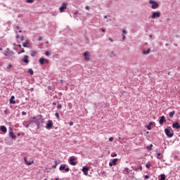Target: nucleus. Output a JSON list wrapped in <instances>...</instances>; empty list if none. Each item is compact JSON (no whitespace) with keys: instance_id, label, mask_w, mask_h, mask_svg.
I'll return each instance as SVG.
<instances>
[{"instance_id":"1","label":"nucleus","mask_w":180,"mask_h":180,"mask_svg":"<svg viewBox=\"0 0 180 180\" xmlns=\"http://www.w3.org/2000/svg\"><path fill=\"white\" fill-rule=\"evenodd\" d=\"M44 120H43V116L39 115L32 117V120L30 121V123H35L37 128L39 129H41V123L44 122Z\"/></svg>"},{"instance_id":"2","label":"nucleus","mask_w":180,"mask_h":180,"mask_svg":"<svg viewBox=\"0 0 180 180\" xmlns=\"http://www.w3.org/2000/svg\"><path fill=\"white\" fill-rule=\"evenodd\" d=\"M172 131V128L171 127H169L165 129V133L169 139H171L172 137H174V131Z\"/></svg>"},{"instance_id":"3","label":"nucleus","mask_w":180,"mask_h":180,"mask_svg":"<svg viewBox=\"0 0 180 180\" xmlns=\"http://www.w3.org/2000/svg\"><path fill=\"white\" fill-rule=\"evenodd\" d=\"M59 171H65V172H70V167H67V165L65 164H62L59 167Z\"/></svg>"},{"instance_id":"4","label":"nucleus","mask_w":180,"mask_h":180,"mask_svg":"<svg viewBox=\"0 0 180 180\" xmlns=\"http://www.w3.org/2000/svg\"><path fill=\"white\" fill-rule=\"evenodd\" d=\"M149 4L152 5V9H157V8L158 7V3H157V1H155L150 0Z\"/></svg>"},{"instance_id":"5","label":"nucleus","mask_w":180,"mask_h":180,"mask_svg":"<svg viewBox=\"0 0 180 180\" xmlns=\"http://www.w3.org/2000/svg\"><path fill=\"white\" fill-rule=\"evenodd\" d=\"M53 121L49 120L46 123V129H47V130H51V129H53Z\"/></svg>"},{"instance_id":"6","label":"nucleus","mask_w":180,"mask_h":180,"mask_svg":"<svg viewBox=\"0 0 180 180\" xmlns=\"http://www.w3.org/2000/svg\"><path fill=\"white\" fill-rule=\"evenodd\" d=\"M69 164L70 165H77V160L74 156H72L69 158Z\"/></svg>"},{"instance_id":"7","label":"nucleus","mask_w":180,"mask_h":180,"mask_svg":"<svg viewBox=\"0 0 180 180\" xmlns=\"http://www.w3.org/2000/svg\"><path fill=\"white\" fill-rule=\"evenodd\" d=\"M9 137L12 139L13 140H16V135L13 134V131L12 130V128H10L9 129Z\"/></svg>"},{"instance_id":"8","label":"nucleus","mask_w":180,"mask_h":180,"mask_svg":"<svg viewBox=\"0 0 180 180\" xmlns=\"http://www.w3.org/2000/svg\"><path fill=\"white\" fill-rule=\"evenodd\" d=\"M160 16H161V13L160 12H154L153 14H152V19H157V18H160Z\"/></svg>"},{"instance_id":"9","label":"nucleus","mask_w":180,"mask_h":180,"mask_svg":"<svg viewBox=\"0 0 180 180\" xmlns=\"http://www.w3.org/2000/svg\"><path fill=\"white\" fill-rule=\"evenodd\" d=\"M83 56L84 57L85 61H89V60H91V58H89V51H85L83 53Z\"/></svg>"},{"instance_id":"10","label":"nucleus","mask_w":180,"mask_h":180,"mask_svg":"<svg viewBox=\"0 0 180 180\" xmlns=\"http://www.w3.org/2000/svg\"><path fill=\"white\" fill-rule=\"evenodd\" d=\"M164 123H167V120H165V116L162 115L160 117V119L159 120V124L162 125Z\"/></svg>"},{"instance_id":"11","label":"nucleus","mask_w":180,"mask_h":180,"mask_svg":"<svg viewBox=\"0 0 180 180\" xmlns=\"http://www.w3.org/2000/svg\"><path fill=\"white\" fill-rule=\"evenodd\" d=\"M67 9V4L65 3H63L62 6L59 8V11L60 12H64Z\"/></svg>"},{"instance_id":"12","label":"nucleus","mask_w":180,"mask_h":180,"mask_svg":"<svg viewBox=\"0 0 180 180\" xmlns=\"http://www.w3.org/2000/svg\"><path fill=\"white\" fill-rule=\"evenodd\" d=\"M22 63L25 64H29V56L25 55L23 58L22 59Z\"/></svg>"},{"instance_id":"13","label":"nucleus","mask_w":180,"mask_h":180,"mask_svg":"<svg viewBox=\"0 0 180 180\" xmlns=\"http://www.w3.org/2000/svg\"><path fill=\"white\" fill-rule=\"evenodd\" d=\"M88 171H89V167H88L86 166H84L82 167V172H83V174H84V175L88 174Z\"/></svg>"},{"instance_id":"14","label":"nucleus","mask_w":180,"mask_h":180,"mask_svg":"<svg viewBox=\"0 0 180 180\" xmlns=\"http://www.w3.org/2000/svg\"><path fill=\"white\" fill-rule=\"evenodd\" d=\"M24 162H25V164H26V165H32V164H33L34 162V161H33V160L28 161L27 158H24Z\"/></svg>"},{"instance_id":"15","label":"nucleus","mask_w":180,"mask_h":180,"mask_svg":"<svg viewBox=\"0 0 180 180\" xmlns=\"http://www.w3.org/2000/svg\"><path fill=\"white\" fill-rule=\"evenodd\" d=\"M11 54H13V51L9 52V48H7L4 53L5 57H9Z\"/></svg>"},{"instance_id":"16","label":"nucleus","mask_w":180,"mask_h":180,"mask_svg":"<svg viewBox=\"0 0 180 180\" xmlns=\"http://www.w3.org/2000/svg\"><path fill=\"white\" fill-rule=\"evenodd\" d=\"M172 127L173 129H176V130H178L179 129H180V124L179 122H174L172 124Z\"/></svg>"},{"instance_id":"17","label":"nucleus","mask_w":180,"mask_h":180,"mask_svg":"<svg viewBox=\"0 0 180 180\" xmlns=\"http://www.w3.org/2000/svg\"><path fill=\"white\" fill-rule=\"evenodd\" d=\"M0 130L2 131L4 134L6 133V131H8V129L5 125L0 126Z\"/></svg>"},{"instance_id":"18","label":"nucleus","mask_w":180,"mask_h":180,"mask_svg":"<svg viewBox=\"0 0 180 180\" xmlns=\"http://www.w3.org/2000/svg\"><path fill=\"white\" fill-rule=\"evenodd\" d=\"M13 99H15V96H11V98L9 100V102L12 105H15V103H16V101L15 100H13Z\"/></svg>"},{"instance_id":"19","label":"nucleus","mask_w":180,"mask_h":180,"mask_svg":"<svg viewBox=\"0 0 180 180\" xmlns=\"http://www.w3.org/2000/svg\"><path fill=\"white\" fill-rule=\"evenodd\" d=\"M153 122H149V124L146 126L147 130H151V126H153Z\"/></svg>"},{"instance_id":"20","label":"nucleus","mask_w":180,"mask_h":180,"mask_svg":"<svg viewBox=\"0 0 180 180\" xmlns=\"http://www.w3.org/2000/svg\"><path fill=\"white\" fill-rule=\"evenodd\" d=\"M39 63L41 64V65H43V64H44V58H40Z\"/></svg>"},{"instance_id":"21","label":"nucleus","mask_w":180,"mask_h":180,"mask_svg":"<svg viewBox=\"0 0 180 180\" xmlns=\"http://www.w3.org/2000/svg\"><path fill=\"white\" fill-rule=\"evenodd\" d=\"M117 161H119V159L117 158H115L112 160V161L111 162L112 163V165L115 166L116 165V164L117 163Z\"/></svg>"},{"instance_id":"22","label":"nucleus","mask_w":180,"mask_h":180,"mask_svg":"<svg viewBox=\"0 0 180 180\" xmlns=\"http://www.w3.org/2000/svg\"><path fill=\"white\" fill-rule=\"evenodd\" d=\"M174 115H175V111H172L169 112V116L170 119H172L174 117Z\"/></svg>"},{"instance_id":"23","label":"nucleus","mask_w":180,"mask_h":180,"mask_svg":"<svg viewBox=\"0 0 180 180\" xmlns=\"http://www.w3.org/2000/svg\"><path fill=\"white\" fill-rule=\"evenodd\" d=\"M158 160H162V155L161 156V153H157Z\"/></svg>"},{"instance_id":"24","label":"nucleus","mask_w":180,"mask_h":180,"mask_svg":"<svg viewBox=\"0 0 180 180\" xmlns=\"http://www.w3.org/2000/svg\"><path fill=\"white\" fill-rule=\"evenodd\" d=\"M54 165H53L52 167H51V168H54V169H56V168H57V165H58V162L57 161V160H55L54 161Z\"/></svg>"},{"instance_id":"25","label":"nucleus","mask_w":180,"mask_h":180,"mask_svg":"<svg viewBox=\"0 0 180 180\" xmlns=\"http://www.w3.org/2000/svg\"><path fill=\"white\" fill-rule=\"evenodd\" d=\"M148 151H151L153 150V144H150V146L146 147Z\"/></svg>"},{"instance_id":"26","label":"nucleus","mask_w":180,"mask_h":180,"mask_svg":"<svg viewBox=\"0 0 180 180\" xmlns=\"http://www.w3.org/2000/svg\"><path fill=\"white\" fill-rule=\"evenodd\" d=\"M29 40H27L25 43L22 44L23 47H27V45L29 44Z\"/></svg>"},{"instance_id":"27","label":"nucleus","mask_w":180,"mask_h":180,"mask_svg":"<svg viewBox=\"0 0 180 180\" xmlns=\"http://www.w3.org/2000/svg\"><path fill=\"white\" fill-rule=\"evenodd\" d=\"M150 51H151V49H148L147 51H143V54L146 55V54H148L150 53Z\"/></svg>"},{"instance_id":"28","label":"nucleus","mask_w":180,"mask_h":180,"mask_svg":"<svg viewBox=\"0 0 180 180\" xmlns=\"http://www.w3.org/2000/svg\"><path fill=\"white\" fill-rule=\"evenodd\" d=\"M27 72L30 75H33V74H34V72L32 69H29Z\"/></svg>"},{"instance_id":"29","label":"nucleus","mask_w":180,"mask_h":180,"mask_svg":"<svg viewBox=\"0 0 180 180\" xmlns=\"http://www.w3.org/2000/svg\"><path fill=\"white\" fill-rule=\"evenodd\" d=\"M37 54V51H33L32 53H31L32 57H36V55Z\"/></svg>"},{"instance_id":"30","label":"nucleus","mask_w":180,"mask_h":180,"mask_svg":"<svg viewBox=\"0 0 180 180\" xmlns=\"http://www.w3.org/2000/svg\"><path fill=\"white\" fill-rule=\"evenodd\" d=\"M160 176V180H165V174H161Z\"/></svg>"},{"instance_id":"31","label":"nucleus","mask_w":180,"mask_h":180,"mask_svg":"<svg viewBox=\"0 0 180 180\" xmlns=\"http://www.w3.org/2000/svg\"><path fill=\"white\" fill-rule=\"evenodd\" d=\"M45 56H47L48 57H49V56H51V53H50V52L49 51H46L45 52Z\"/></svg>"},{"instance_id":"32","label":"nucleus","mask_w":180,"mask_h":180,"mask_svg":"<svg viewBox=\"0 0 180 180\" xmlns=\"http://www.w3.org/2000/svg\"><path fill=\"white\" fill-rule=\"evenodd\" d=\"M111 157L112 158L117 157V154L116 153H111Z\"/></svg>"},{"instance_id":"33","label":"nucleus","mask_w":180,"mask_h":180,"mask_svg":"<svg viewBox=\"0 0 180 180\" xmlns=\"http://www.w3.org/2000/svg\"><path fill=\"white\" fill-rule=\"evenodd\" d=\"M27 4H33L34 2V0H26Z\"/></svg>"},{"instance_id":"34","label":"nucleus","mask_w":180,"mask_h":180,"mask_svg":"<svg viewBox=\"0 0 180 180\" xmlns=\"http://www.w3.org/2000/svg\"><path fill=\"white\" fill-rule=\"evenodd\" d=\"M55 116L57 117V119H60V114H58V112H56Z\"/></svg>"},{"instance_id":"35","label":"nucleus","mask_w":180,"mask_h":180,"mask_svg":"<svg viewBox=\"0 0 180 180\" xmlns=\"http://www.w3.org/2000/svg\"><path fill=\"white\" fill-rule=\"evenodd\" d=\"M62 108H63V105H61V104H58L57 105V109H61Z\"/></svg>"},{"instance_id":"36","label":"nucleus","mask_w":180,"mask_h":180,"mask_svg":"<svg viewBox=\"0 0 180 180\" xmlns=\"http://www.w3.org/2000/svg\"><path fill=\"white\" fill-rule=\"evenodd\" d=\"M146 167L147 168H150V167H151V164L148 163V164L146 165Z\"/></svg>"},{"instance_id":"37","label":"nucleus","mask_w":180,"mask_h":180,"mask_svg":"<svg viewBox=\"0 0 180 180\" xmlns=\"http://www.w3.org/2000/svg\"><path fill=\"white\" fill-rule=\"evenodd\" d=\"M12 68V65L10 64L7 66V70H11Z\"/></svg>"},{"instance_id":"38","label":"nucleus","mask_w":180,"mask_h":180,"mask_svg":"<svg viewBox=\"0 0 180 180\" xmlns=\"http://www.w3.org/2000/svg\"><path fill=\"white\" fill-rule=\"evenodd\" d=\"M22 116H26V115H27V113H26V112H25V111H22Z\"/></svg>"},{"instance_id":"39","label":"nucleus","mask_w":180,"mask_h":180,"mask_svg":"<svg viewBox=\"0 0 180 180\" xmlns=\"http://www.w3.org/2000/svg\"><path fill=\"white\" fill-rule=\"evenodd\" d=\"M38 40L39 41H41V40H43V37H39Z\"/></svg>"},{"instance_id":"40","label":"nucleus","mask_w":180,"mask_h":180,"mask_svg":"<svg viewBox=\"0 0 180 180\" xmlns=\"http://www.w3.org/2000/svg\"><path fill=\"white\" fill-rule=\"evenodd\" d=\"M122 33L124 34H127V32L126 31V30H122Z\"/></svg>"},{"instance_id":"41","label":"nucleus","mask_w":180,"mask_h":180,"mask_svg":"<svg viewBox=\"0 0 180 180\" xmlns=\"http://www.w3.org/2000/svg\"><path fill=\"white\" fill-rule=\"evenodd\" d=\"M139 167H134V171L137 172V171H139Z\"/></svg>"},{"instance_id":"42","label":"nucleus","mask_w":180,"mask_h":180,"mask_svg":"<svg viewBox=\"0 0 180 180\" xmlns=\"http://www.w3.org/2000/svg\"><path fill=\"white\" fill-rule=\"evenodd\" d=\"M145 179H148L150 178V176L148 175H145L144 176Z\"/></svg>"},{"instance_id":"43","label":"nucleus","mask_w":180,"mask_h":180,"mask_svg":"<svg viewBox=\"0 0 180 180\" xmlns=\"http://www.w3.org/2000/svg\"><path fill=\"white\" fill-rule=\"evenodd\" d=\"M44 63L45 64H49V60L44 58Z\"/></svg>"},{"instance_id":"44","label":"nucleus","mask_w":180,"mask_h":180,"mask_svg":"<svg viewBox=\"0 0 180 180\" xmlns=\"http://www.w3.org/2000/svg\"><path fill=\"white\" fill-rule=\"evenodd\" d=\"M69 125H70V126H74V122H69Z\"/></svg>"},{"instance_id":"45","label":"nucleus","mask_w":180,"mask_h":180,"mask_svg":"<svg viewBox=\"0 0 180 180\" xmlns=\"http://www.w3.org/2000/svg\"><path fill=\"white\" fill-rule=\"evenodd\" d=\"M25 41V36H22L21 37V41Z\"/></svg>"},{"instance_id":"46","label":"nucleus","mask_w":180,"mask_h":180,"mask_svg":"<svg viewBox=\"0 0 180 180\" xmlns=\"http://www.w3.org/2000/svg\"><path fill=\"white\" fill-rule=\"evenodd\" d=\"M101 32H103V33H105L106 32V30H105L103 28H101Z\"/></svg>"},{"instance_id":"47","label":"nucleus","mask_w":180,"mask_h":180,"mask_svg":"<svg viewBox=\"0 0 180 180\" xmlns=\"http://www.w3.org/2000/svg\"><path fill=\"white\" fill-rule=\"evenodd\" d=\"M113 139H114L113 137H110L109 138V141H113Z\"/></svg>"},{"instance_id":"48","label":"nucleus","mask_w":180,"mask_h":180,"mask_svg":"<svg viewBox=\"0 0 180 180\" xmlns=\"http://www.w3.org/2000/svg\"><path fill=\"white\" fill-rule=\"evenodd\" d=\"M111 56H114L115 57H116V55L115 54V52H113V51L111 52Z\"/></svg>"},{"instance_id":"49","label":"nucleus","mask_w":180,"mask_h":180,"mask_svg":"<svg viewBox=\"0 0 180 180\" xmlns=\"http://www.w3.org/2000/svg\"><path fill=\"white\" fill-rule=\"evenodd\" d=\"M21 53H25V49H22L21 52H18V54H20Z\"/></svg>"},{"instance_id":"50","label":"nucleus","mask_w":180,"mask_h":180,"mask_svg":"<svg viewBox=\"0 0 180 180\" xmlns=\"http://www.w3.org/2000/svg\"><path fill=\"white\" fill-rule=\"evenodd\" d=\"M109 165H110V167H113V164L112 163V162H109Z\"/></svg>"},{"instance_id":"51","label":"nucleus","mask_w":180,"mask_h":180,"mask_svg":"<svg viewBox=\"0 0 180 180\" xmlns=\"http://www.w3.org/2000/svg\"><path fill=\"white\" fill-rule=\"evenodd\" d=\"M16 39H20V35L17 34V35H16Z\"/></svg>"},{"instance_id":"52","label":"nucleus","mask_w":180,"mask_h":180,"mask_svg":"<svg viewBox=\"0 0 180 180\" xmlns=\"http://www.w3.org/2000/svg\"><path fill=\"white\" fill-rule=\"evenodd\" d=\"M139 169H140V171H143V167L140 166V167H139Z\"/></svg>"},{"instance_id":"53","label":"nucleus","mask_w":180,"mask_h":180,"mask_svg":"<svg viewBox=\"0 0 180 180\" xmlns=\"http://www.w3.org/2000/svg\"><path fill=\"white\" fill-rule=\"evenodd\" d=\"M4 113H5V115H8V110H5Z\"/></svg>"},{"instance_id":"54","label":"nucleus","mask_w":180,"mask_h":180,"mask_svg":"<svg viewBox=\"0 0 180 180\" xmlns=\"http://www.w3.org/2000/svg\"><path fill=\"white\" fill-rule=\"evenodd\" d=\"M124 171H126V172L129 171V168L128 167H125L124 168Z\"/></svg>"},{"instance_id":"55","label":"nucleus","mask_w":180,"mask_h":180,"mask_svg":"<svg viewBox=\"0 0 180 180\" xmlns=\"http://www.w3.org/2000/svg\"><path fill=\"white\" fill-rule=\"evenodd\" d=\"M108 40H110V41H113V39L110 37L108 38Z\"/></svg>"},{"instance_id":"56","label":"nucleus","mask_w":180,"mask_h":180,"mask_svg":"<svg viewBox=\"0 0 180 180\" xmlns=\"http://www.w3.org/2000/svg\"><path fill=\"white\" fill-rule=\"evenodd\" d=\"M52 105H53L54 106H56V105H57V102H53V103H52Z\"/></svg>"},{"instance_id":"57","label":"nucleus","mask_w":180,"mask_h":180,"mask_svg":"<svg viewBox=\"0 0 180 180\" xmlns=\"http://www.w3.org/2000/svg\"><path fill=\"white\" fill-rule=\"evenodd\" d=\"M85 9H86V10L88 11V9H89V6H86L85 7Z\"/></svg>"},{"instance_id":"58","label":"nucleus","mask_w":180,"mask_h":180,"mask_svg":"<svg viewBox=\"0 0 180 180\" xmlns=\"http://www.w3.org/2000/svg\"><path fill=\"white\" fill-rule=\"evenodd\" d=\"M18 46L20 49H22V45H21V44H18Z\"/></svg>"},{"instance_id":"59","label":"nucleus","mask_w":180,"mask_h":180,"mask_svg":"<svg viewBox=\"0 0 180 180\" xmlns=\"http://www.w3.org/2000/svg\"><path fill=\"white\" fill-rule=\"evenodd\" d=\"M129 174H130V171L127 170V175H129Z\"/></svg>"},{"instance_id":"60","label":"nucleus","mask_w":180,"mask_h":180,"mask_svg":"<svg viewBox=\"0 0 180 180\" xmlns=\"http://www.w3.org/2000/svg\"><path fill=\"white\" fill-rule=\"evenodd\" d=\"M122 39H123V40H124V39H126V36H124V34H123Z\"/></svg>"},{"instance_id":"61","label":"nucleus","mask_w":180,"mask_h":180,"mask_svg":"<svg viewBox=\"0 0 180 180\" xmlns=\"http://www.w3.org/2000/svg\"><path fill=\"white\" fill-rule=\"evenodd\" d=\"M30 91H34V88H31Z\"/></svg>"},{"instance_id":"62","label":"nucleus","mask_w":180,"mask_h":180,"mask_svg":"<svg viewBox=\"0 0 180 180\" xmlns=\"http://www.w3.org/2000/svg\"><path fill=\"white\" fill-rule=\"evenodd\" d=\"M19 33H22V30H18Z\"/></svg>"},{"instance_id":"63","label":"nucleus","mask_w":180,"mask_h":180,"mask_svg":"<svg viewBox=\"0 0 180 180\" xmlns=\"http://www.w3.org/2000/svg\"><path fill=\"white\" fill-rule=\"evenodd\" d=\"M17 30H19V26L16 27Z\"/></svg>"},{"instance_id":"64","label":"nucleus","mask_w":180,"mask_h":180,"mask_svg":"<svg viewBox=\"0 0 180 180\" xmlns=\"http://www.w3.org/2000/svg\"><path fill=\"white\" fill-rule=\"evenodd\" d=\"M110 20H111L109 19V20H107L106 22H110Z\"/></svg>"}]
</instances>
